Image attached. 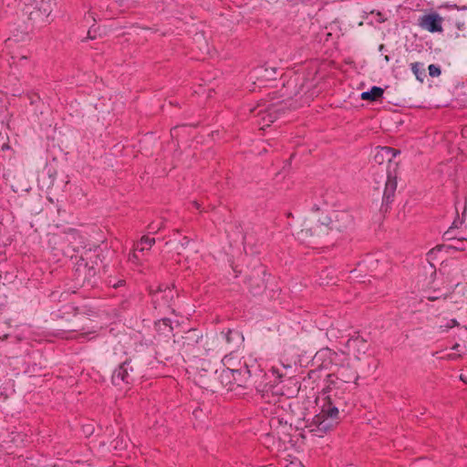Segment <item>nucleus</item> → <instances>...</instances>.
Wrapping results in <instances>:
<instances>
[{
	"label": "nucleus",
	"mask_w": 467,
	"mask_h": 467,
	"mask_svg": "<svg viewBox=\"0 0 467 467\" xmlns=\"http://www.w3.org/2000/svg\"><path fill=\"white\" fill-rule=\"evenodd\" d=\"M330 233L331 228L327 223V216L323 220L307 218L304 221L301 230L296 233V236L302 243L318 245L324 244Z\"/></svg>",
	"instance_id": "nucleus-1"
},
{
	"label": "nucleus",
	"mask_w": 467,
	"mask_h": 467,
	"mask_svg": "<svg viewBox=\"0 0 467 467\" xmlns=\"http://www.w3.org/2000/svg\"><path fill=\"white\" fill-rule=\"evenodd\" d=\"M330 233L331 228L327 223V216L323 220L307 218L304 221L301 230L296 233V236L302 243L318 245L324 244Z\"/></svg>",
	"instance_id": "nucleus-2"
},
{
	"label": "nucleus",
	"mask_w": 467,
	"mask_h": 467,
	"mask_svg": "<svg viewBox=\"0 0 467 467\" xmlns=\"http://www.w3.org/2000/svg\"><path fill=\"white\" fill-rule=\"evenodd\" d=\"M344 404L340 398H332V395L327 396V401L323 404L321 411L313 418L312 424L316 430L320 432H327L335 424L337 423L339 408Z\"/></svg>",
	"instance_id": "nucleus-3"
},
{
	"label": "nucleus",
	"mask_w": 467,
	"mask_h": 467,
	"mask_svg": "<svg viewBox=\"0 0 467 467\" xmlns=\"http://www.w3.org/2000/svg\"><path fill=\"white\" fill-rule=\"evenodd\" d=\"M143 376V369L141 366L139 365V362L136 359L129 358L114 370L111 381L115 386L132 384Z\"/></svg>",
	"instance_id": "nucleus-4"
},
{
	"label": "nucleus",
	"mask_w": 467,
	"mask_h": 467,
	"mask_svg": "<svg viewBox=\"0 0 467 467\" xmlns=\"http://www.w3.org/2000/svg\"><path fill=\"white\" fill-rule=\"evenodd\" d=\"M274 416L269 420V426L273 435H276L280 441H286L291 437L293 431V417L288 413H284V408L281 409L275 405Z\"/></svg>",
	"instance_id": "nucleus-5"
},
{
	"label": "nucleus",
	"mask_w": 467,
	"mask_h": 467,
	"mask_svg": "<svg viewBox=\"0 0 467 467\" xmlns=\"http://www.w3.org/2000/svg\"><path fill=\"white\" fill-rule=\"evenodd\" d=\"M345 358V352H337L331 348H326L320 349L315 356L317 360H321L322 363L317 368L311 369L308 371V379L317 380L321 378V372L323 369H329V364L338 365V361H343Z\"/></svg>",
	"instance_id": "nucleus-6"
},
{
	"label": "nucleus",
	"mask_w": 467,
	"mask_h": 467,
	"mask_svg": "<svg viewBox=\"0 0 467 467\" xmlns=\"http://www.w3.org/2000/svg\"><path fill=\"white\" fill-rule=\"evenodd\" d=\"M266 267L257 262L245 278V283L251 294L254 296L263 294L266 288Z\"/></svg>",
	"instance_id": "nucleus-7"
},
{
	"label": "nucleus",
	"mask_w": 467,
	"mask_h": 467,
	"mask_svg": "<svg viewBox=\"0 0 467 467\" xmlns=\"http://www.w3.org/2000/svg\"><path fill=\"white\" fill-rule=\"evenodd\" d=\"M285 109V100L277 103H271L267 106H258L257 109H253L254 115L259 119V121L263 123L262 129L265 126H270L271 123L275 122L278 115L283 112Z\"/></svg>",
	"instance_id": "nucleus-8"
},
{
	"label": "nucleus",
	"mask_w": 467,
	"mask_h": 467,
	"mask_svg": "<svg viewBox=\"0 0 467 467\" xmlns=\"http://www.w3.org/2000/svg\"><path fill=\"white\" fill-rule=\"evenodd\" d=\"M327 223H328L331 232L343 233L353 228L354 217L348 211H337L331 217L327 216Z\"/></svg>",
	"instance_id": "nucleus-9"
},
{
	"label": "nucleus",
	"mask_w": 467,
	"mask_h": 467,
	"mask_svg": "<svg viewBox=\"0 0 467 467\" xmlns=\"http://www.w3.org/2000/svg\"><path fill=\"white\" fill-rule=\"evenodd\" d=\"M346 361H348V358L345 354L343 361H338V365L329 364V369L332 366L337 368L332 373L343 385L356 382L358 379L357 371L349 366L348 362L345 364Z\"/></svg>",
	"instance_id": "nucleus-10"
},
{
	"label": "nucleus",
	"mask_w": 467,
	"mask_h": 467,
	"mask_svg": "<svg viewBox=\"0 0 467 467\" xmlns=\"http://www.w3.org/2000/svg\"><path fill=\"white\" fill-rule=\"evenodd\" d=\"M221 342L223 341L227 348L225 350L230 352V355L239 349L244 341V337L242 332L236 329H227V331H222L219 335Z\"/></svg>",
	"instance_id": "nucleus-11"
},
{
	"label": "nucleus",
	"mask_w": 467,
	"mask_h": 467,
	"mask_svg": "<svg viewBox=\"0 0 467 467\" xmlns=\"http://www.w3.org/2000/svg\"><path fill=\"white\" fill-rule=\"evenodd\" d=\"M174 290L166 285H161L154 291H151L152 303L155 308L169 306L174 297Z\"/></svg>",
	"instance_id": "nucleus-12"
},
{
	"label": "nucleus",
	"mask_w": 467,
	"mask_h": 467,
	"mask_svg": "<svg viewBox=\"0 0 467 467\" xmlns=\"http://www.w3.org/2000/svg\"><path fill=\"white\" fill-rule=\"evenodd\" d=\"M442 17L437 13H431L420 16L418 25L431 33L442 32Z\"/></svg>",
	"instance_id": "nucleus-13"
},
{
	"label": "nucleus",
	"mask_w": 467,
	"mask_h": 467,
	"mask_svg": "<svg viewBox=\"0 0 467 467\" xmlns=\"http://www.w3.org/2000/svg\"><path fill=\"white\" fill-rule=\"evenodd\" d=\"M97 271L93 265L81 256L76 263L75 275L76 278L82 283H89L96 275Z\"/></svg>",
	"instance_id": "nucleus-14"
},
{
	"label": "nucleus",
	"mask_w": 467,
	"mask_h": 467,
	"mask_svg": "<svg viewBox=\"0 0 467 467\" xmlns=\"http://www.w3.org/2000/svg\"><path fill=\"white\" fill-rule=\"evenodd\" d=\"M303 88V79L298 76L291 77L283 84V88L279 90L280 97L285 99H291L297 96Z\"/></svg>",
	"instance_id": "nucleus-15"
},
{
	"label": "nucleus",
	"mask_w": 467,
	"mask_h": 467,
	"mask_svg": "<svg viewBox=\"0 0 467 467\" xmlns=\"http://www.w3.org/2000/svg\"><path fill=\"white\" fill-rule=\"evenodd\" d=\"M397 189V178L395 176H391L388 174V178L385 183V189L382 197V208H385V211L388 210L389 204H391L394 201L395 192Z\"/></svg>",
	"instance_id": "nucleus-16"
},
{
	"label": "nucleus",
	"mask_w": 467,
	"mask_h": 467,
	"mask_svg": "<svg viewBox=\"0 0 467 467\" xmlns=\"http://www.w3.org/2000/svg\"><path fill=\"white\" fill-rule=\"evenodd\" d=\"M234 386L248 389L251 386V370L247 364L244 362V365L236 369H234Z\"/></svg>",
	"instance_id": "nucleus-17"
},
{
	"label": "nucleus",
	"mask_w": 467,
	"mask_h": 467,
	"mask_svg": "<svg viewBox=\"0 0 467 467\" xmlns=\"http://www.w3.org/2000/svg\"><path fill=\"white\" fill-rule=\"evenodd\" d=\"M326 386L323 389V392L327 395H332V398H337V392L340 389H345L346 385H343L333 373L326 375Z\"/></svg>",
	"instance_id": "nucleus-18"
},
{
	"label": "nucleus",
	"mask_w": 467,
	"mask_h": 467,
	"mask_svg": "<svg viewBox=\"0 0 467 467\" xmlns=\"http://www.w3.org/2000/svg\"><path fill=\"white\" fill-rule=\"evenodd\" d=\"M195 369L199 374L200 378H204L216 374L218 369L215 364H213L211 359L200 358L195 362Z\"/></svg>",
	"instance_id": "nucleus-19"
},
{
	"label": "nucleus",
	"mask_w": 467,
	"mask_h": 467,
	"mask_svg": "<svg viewBox=\"0 0 467 467\" xmlns=\"http://www.w3.org/2000/svg\"><path fill=\"white\" fill-rule=\"evenodd\" d=\"M400 151L390 147H378L374 155V161L378 164H383L385 161L390 162Z\"/></svg>",
	"instance_id": "nucleus-20"
},
{
	"label": "nucleus",
	"mask_w": 467,
	"mask_h": 467,
	"mask_svg": "<svg viewBox=\"0 0 467 467\" xmlns=\"http://www.w3.org/2000/svg\"><path fill=\"white\" fill-rule=\"evenodd\" d=\"M155 244V239L142 236L140 241L134 244L133 253L130 254V260L135 262L139 259L138 253L149 250Z\"/></svg>",
	"instance_id": "nucleus-21"
},
{
	"label": "nucleus",
	"mask_w": 467,
	"mask_h": 467,
	"mask_svg": "<svg viewBox=\"0 0 467 467\" xmlns=\"http://www.w3.org/2000/svg\"><path fill=\"white\" fill-rule=\"evenodd\" d=\"M36 3L37 6L35 7V12H33V15L41 16L42 20L48 18L53 11V6L56 5L55 0H40L39 3Z\"/></svg>",
	"instance_id": "nucleus-22"
},
{
	"label": "nucleus",
	"mask_w": 467,
	"mask_h": 467,
	"mask_svg": "<svg viewBox=\"0 0 467 467\" xmlns=\"http://www.w3.org/2000/svg\"><path fill=\"white\" fill-rule=\"evenodd\" d=\"M234 368H224L222 369L218 376V379L220 380V383L227 388L229 390H234Z\"/></svg>",
	"instance_id": "nucleus-23"
},
{
	"label": "nucleus",
	"mask_w": 467,
	"mask_h": 467,
	"mask_svg": "<svg viewBox=\"0 0 467 467\" xmlns=\"http://www.w3.org/2000/svg\"><path fill=\"white\" fill-rule=\"evenodd\" d=\"M205 352L209 354L218 353L223 350V345L219 335L207 337L205 341Z\"/></svg>",
	"instance_id": "nucleus-24"
},
{
	"label": "nucleus",
	"mask_w": 467,
	"mask_h": 467,
	"mask_svg": "<svg viewBox=\"0 0 467 467\" xmlns=\"http://www.w3.org/2000/svg\"><path fill=\"white\" fill-rule=\"evenodd\" d=\"M384 93V90L380 87H372L369 90L361 93V99L364 100L376 101Z\"/></svg>",
	"instance_id": "nucleus-25"
},
{
	"label": "nucleus",
	"mask_w": 467,
	"mask_h": 467,
	"mask_svg": "<svg viewBox=\"0 0 467 467\" xmlns=\"http://www.w3.org/2000/svg\"><path fill=\"white\" fill-rule=\"evenodd\" d=\"M443 248H445L447 252L450 250L465 251L467 250V239H457L453 244L438 246V250H441Z\"/></svg>",
	"instance_id": "nucleus-26"
},
{
	"label": "nucleus",
	"mask_w": 467,
	"mask_h": 467,
	"mask_svg": "<svg viewBox=\"0 0 467 467\" xmlns=\"http://www.w3.org/2000/svg\"><path fill=\"white\" fill-rule=\"evenodd\" d=\"M410 68L413 74L415 75L416 78L420 82H423L424 78H426L425 68L423 63L420 62H414L410 64Z\"/></svg>",
	"instance_id": "nucleus-27"
},
{
	"label": "nucleus",
	"mask_w": 467,
	"mask_h": 467,
	"mask_svg": "<svg viewBox=\"0 0 467 467\" xmlns=\"http://www.w3.org/2000/svg\"><path fill=\"white\" fill-rule=\"evenodd\" d=\"M12 61L10 62L11 66H15L16 67H25L26 66H29L28 57L26 55H16L11 57Z\"/></svg>",
	"instance_id": "nucleus-28"
},
{
	"label": "nucleus",
	"mask_w": 467,
	"mask_h": 467,
	"mask_svg": "<svg viewBox=\"0 0 467 467\" xmlns=\"http://www.w3.org/2000/svg\"><path fill=\"white\" fill-rule=\"evenodd\" d=\"M84 20L86 21L87 24H89L90 22H92L94 25L98 20H100V18L97 16L95 12H93L91 9H89L88 12L85 15Z\"/></svg>",
	"instance_id": "nucleus-29"
},
{
	"label": "nucleus",
	"mask_w": 467,
	"mask_h": 467,
	"mask_svg": "<svg viewBox=\"0 0 467 467\" xmlns=\"http://www.w3.org/2000/svg\"><path fill=\"white\" fill-rule=\"evenodd\" d=\"M428 70H429V75L431 78L439 77L441 74V70L440 66H437V65H434V64L430 65L428 67Z\"/></svg>",
	"instance_id": "nucleus-30"
},
{
	"label": "nucleus",
	"mask_w": 467,
	"mask_h": 467,
	"mask_svg": "<svg viewBox=\"0 0 467 467\" xmlns=\"http://www.w3.org/2000/svg\"><path fill=\"white\" fill-rule=\"evenodd\" d=\"M26 13L29 14V20L33 21V23H38V24H42V23H47L48 22V18H45L44 20L41 19V16H38L37 15H33V12H35V10L33 11H26Z\"/></svg>",
	"instance_id": "nucleus-31"
},
{
	"label": "nucleus",
	"mask_w": 467,
	"mask_h": 467,
	"mask_svg": "<svg viewBox=\"0 0 467 467\" xmlns=\"http://www.w3.org/2000/svg\"><path fill=\"white\" fill-rule=\"evenodd\" d=\"M163 227V222H160V223H151L149 224L148 228H149V233L150 234H156L157 232H159L161 228Z\"/></svg>",
	"instance_id": "nucleus-32"
},
{
	"label": "nucleus",
	"mask_w": 467,
	"mask_h": 467,
	"mask_svg": "<svg viewBox=\"0 0 467 467\" xmlns=\"http://www.w3.org/2000/svg\"><path fill=\"white\" fill-rule=\"evenodd\" d=\"M275 67H271V68H265V75L264 77L268 78V79H271V78H275Z\"/></svg>",
	"instance_id": "nucleus-33"
},
{
	"label": "nucleus",
	"mask_w": 467,
	"mask_h": 467,
	"mask_svg": "<svg viewBox=\"0 0 467 467\" xmlns=\"http://www.w3.org/2000/svg\"><path fill=\"white\" fill-rule=\"evenodd\" d=\"M457 326H459L458 321L456 319L452 318V319H450L444 327L446 329H449V328H451V327H454Z\"/></svg>",
	"instance_id": "nucleus-34"
},
{
	"label": "nucleus",
	"mask_w": 467,
	"mask_h": 467,
	"mask_svg": "<svg viewBox=\"0 0 467 467\" xmlns=\"http://www.w3.org/2000/svg\"><path fill=\"white\" fill-rule=\"evenodd\" d=\"M95 33H96V28H94V25H92L88 31V38L95 39L96 38Z\"/></svg>",
	"instance_id": "nucleus-35"
},
{
	"label": "nucleus",
	"mask_w": 467,
	"mask_h": 467,
	"mask_svg": "<svg viewBox=\"0 0 467 467\" xmlns=\"http://www.w3.org/2000/svg\"><path fill=\"white\" fill-rule=\"evenodd\" d=\"M441 297H442L441 294V295L433 294V296H427L428 300H430V301H435V300H437V299H439Z\"/></svg>",
	"instance_id": "nucleus-36"
},
{
	"label": "nucleus",
	"mask_w": 467,
	"mask_h": 467,
	"mask_svg": "<svg viewBox=\"0 0 467 467\" xmlns=\"http://www.w3.org/2000/svg\"><path fill=\"white\" fill-rule=\"evenodd\" d=\"M441 297H442L441 294V295L433 294V296H427L428 300H430V301H435V300H437V299H439Z\"/></svg>",
	"instance_id": "nucleus-37"
},
{
	"label": "nucleus",
	"mask_w": 467,
	"mask_h": 467,
	"mask_svg": "<svg viewBox=\"0 0 467 467\" xmlns=\"http://www.w3.org/2000/svg\"><path fill=\"white\" fill-rule=\"evenodd\" d=\"M443 237L447 240L453 239V237L451 236V230L450 229L447 232H445Z\"/></svg>",
	"instance_id": "nucleus-38"
},
{
	"label": "nucleus",
	"mask_w": 467,
	"mask_h": 467,
	"mask_svg": "<svg viewBox=\"0 0 467 467\" xmlns=\"http://www.w3.org/2000/svg\"><path fill=\"white\" fill-rule=\"evenodd\" d=\"M377 16H378L377 21L379 23H383L386 20V18L384 17V16L380 12H378Z\"/></svg>",
	"instance_id": "nucleus-39"
},
{
	"label": "nucleus",
	"mask_w": 467,
	"mask_h": 467,
	"mask_svg": "<svg viewBox=\"0 0 467 467\" xmlns=\"http://www.w3.org/2000/svg\"><path fill=\"white\" fill-rule=\"evenodd\" d=\"M460 357V355H456V354H448L446 358L448 359H456Z\"/></svg>",
	"instance_id": "nucleus-40"
},
{
	"label": "nucleus",
	"mask_w": 467,
	"mask_h": 467,
	"mask_svg": "<svg viewBox=\"0 0 467 467\" xmlns=\"http://www.w3.org/2000/svg\"><path fill=\"white\" fill-rule=\"evenodd\" d=\"M461 380L467 383V374H462L460 377Z\"/></svg>",
	"instance_id": "nucleus-41"
},
{
	"label": "nucleus",
	"mask_w": 467,
	"mask_h": 467,
	"mask_svg": "<svg viewBox=\"0 0 467 467\" xmlns=\"http://www.w3.org/2000/svg\"><path fill=\"white\" fill-rule=\"evenodd\" d=\"M192 204L193 205V207H194V208H196V209H198V210H199V209H200V207H201V204H200L198 202H196V201H193V202H192Z\"/></svg>",
	"instance_id": "nucleus-42"
},
{
	"label": "nucleus",
	"mask_w": 467,
	"mask_h": 467,
	"mask_svg": "<svg viewBox=\"0 0 467 467\" xmlns=\"http://www.w3.org/2000/svg\"><path fill=\"white\" fill-rule=\"evenodd\" d=\"M230 359H231L230 355H224L223 361L227 363Z\"/></svg>",
	"instance_id": "nucleus-43"
},
{
	"label": "nucleus",
	"mask_w": 467,
	"mask_h": 467,
	"mask_svg": "<svg viewBox=\"0 0 467 467\" xmlns=\"http://www.w3.org/2000/svg\"><path fill=\"white\" fill-rule=\"evenodd\" d=\"M124 281L123 280H120L119 281L117 284L113 285L114 287H119V286H121L123 285Z\"/></svg>",
	"instance_id": "nucleus-44"
},
{
	"label": "nucleus",
	"mask_w": 467,
	"mask_h": 467,
	"mask_svg": "<svg viewBox=\"0 0 467 467\" xmlns=\"http://www.w3.org/2000/svg\"><path fill=\"white\" fill-rule=\"evenodd\" d=\"M459 348H460V344L455 343V344L452 346L451 349H452V350H458V349H459Z\"/></svg>",
	"instance_id": "nucleus-45"
},
{
	"label": "nucleus",
	"mask_w": 467,
	"mask_h": 467,
	"mask_svg": "<svg viewBox=\"0 0 467 467\" xmlns=\"http://www.w3.org/2000/svg\"><path fill=\"white\" fill-rule=\"evenodd\" d=\"M412 467H423L420 462H415Z\"/></svg>",
	"instance_id": "nucleus-46"
},
{
	"label": "nucleus",
	"mask_w": 467,
	"mask_h": 467,
	"mask_svg": "<svg viewBox=\"0 0 467 467\" xmlns=\"http://www.w3.org/2000/svg\"><path fill=\"white\" fill-rule=\"evenodd\" d=\"M312 210L315 212H317V211H319V207L317 204H315V205H313Z\"/></svg>",
	"instance_id": "nucleus-47"
},
{
	"label": "nucleus",
	"mask_w": 467,
	"mask_h": 467,
	"mask_svg": "<svg viewBox=\"0 0 467 467\" xmlns=\"http://www.w3.org/2000/svg\"><path fill=\"white\" fill-rule=\"evenodd\" d=\"M163 322H164V324H165V325H167L168 323H170V322H171V320H170V319H168V318H166V319H163Z\"/></svg>",
	"instance_id": "nucleus-48"
},
{
	"label": "nucleus",
	"mask_w": 467,
	"mask_h": 467,
	"mask_svg": "<svg viewBox=\"0 0 467 467\" xmlns=\"http://www.w3.org/2000/svg\"><path fill=\"white\" fill-rule=\"evenodd\" d=\"M80 330H84V328H74V329H71L70 331H80Z\"/></svg>",
	"instance_id": "nucleus-49"
},
{
	"label": "nucleus",
	"mask_w": 467,
	"mask_h": 467,
	"mask_svg": "<svg viewBox=\"0 0 467 467\" xmlns=\"http://www.w3.org/2000/svg\"><path fill=\"white\" fill-rule=\"evenodd\" d=\"M452 225H453V226H451V228H453V227H456V225H455V222H454V223H452Z\"/></svg>",
	"instance_id": "nucleus-50"
}]
</instances>
